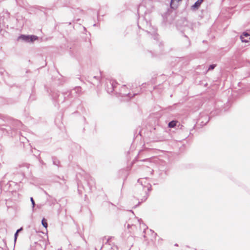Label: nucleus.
I'll use <instances>...</instances> for the list:
<instances>
[{
  "mask_svg": "<svg viewBox=\"0 0 250 250\" xmlns=\"http://www.w3.org/2000/svg\"><path fill=\"white\" fill-rule=\"evenodd\" d=\"M143 180V179L138 180V182L141 184L138 187L139 193L138 192L136 195L138 199L141 200V202H144L146 200L148 197L147 191L150 188V186L148 184L147 186H144L142 184Z\"/></svg>",
  "mask_w": 250,
  "mask_h": 250,
  "instance_id": "1",
  "label": "nucleus"
},
{
  "mask_svg": "<svg viewBox=\"0 0 250 250\" xmlns=\"http://www.w3.org/2000/svg\"><path fill=\"white\" fill-rule=\"evenodd\" d=\"M143 29L150 34L154 40L158 39V35L156 33L157 30L153 27L151 23L146 20L143 21Z\"/></svg>",
  "mask_w": 250,
  "mask_h": 250,
  "instance_id": "2",
  "label": "nucleus"
},
{
  "mask_svg": "<svg viewBox=\"0 0 250 250\" xmlns=\"http://www.w3.org/2000/svg\"><path fill=\"white\" fill-rule=\"evenodd\" d=\"M19 39H21L22 40L26 42H32L38 39V37L34 35H21L19 38Z\"/></svg>",
  "mask_w": 250,
  "mask_h": 250,
  "instance_id": "3",
  "label": "nucleus"
},
{
  "mask_svg": "<svg viewBox=\"0 0 250 250\" xmlns=\"http://www.w3.org/2000/svg\"><path fill=\"white\" fill-rule=\"evenodd\" d=\"M116 83L114 81H109L106 83V89L108 93H111L114 90Z\"/></svg>",
  "mask_w": 250,
  "mask_h": 250,
  "instance_id": "4",
  "label": "nucleus"
},
{
  "mask_svg": "<svg viewBox=\"0 0 250 250\" xmlns=\"http://www.w3.org/2000/svg\"><path fill=\"white\" fill-rule=\"evenodd\" d=\"M112 238V237L108 238L107 239L105 244H108L109 245L111 246V250H118L119 248H118V246L117 245H114V243L112 242V241H111Z\"/></svg>",
  "mask_w": 250,
  "mask_h": 250,
  "instance_id": "5",
  "label": "nucleus"
},
{
  "mask_svg": "<svg viewBox=\"0 0 250 250\" xmlns=\"http://www.w3.org/2000/svg\"><path fill=\"white\" fill-rule=\"evenodd\" d=\"M240 39L242 42H249V40L250 39V34L248 33L244 32L240 36Z\"/></svg>",
  "mask_w": 250,
  "mask_h": 250,
  "instance_id": "6",
  "label": "nucleus"
},
{
  "mask_svg": "<svg viewBox=\"0 0 250 250\" xmlns=\"http://www.w3.org/2000/svg\"><path fill=\"white\" fill-rule=\"evenodd\" d=\"M127 88L126 87L125 85H123L121 89V94L122 96H127L129 98L130 97V94L127 91H126V89Z\"/></svg>",
  "mask_w": 250,
  "mask_h": 250,
  "instance_id": "7",
  "label": "nucleus"
},
{
  "mask_svg": "<svg viewBox=\"0 0 250 250\" xmlns=\"http://www.w3.org/2000/svg\"><path fill=\"white\" fill-rule=\"evenodd\" d=\"M203 1V0H197L195 3L192 6V7L194 9H198L201 4L202 3V2Z\"/></svg>",
  "mask_w": 250,
  "mask_h": 250,
  "instance_id": "8",
  "label": "nucleus"
},
{
  "mask_svg": "<svg viewBox=\"0 0 250 250\" xmlns=\"http://www.w3.org/2000/svg\"><path fill=\"white\" fill-rule=\"evenodd\" d=\"M177 123V121H172L168 123V126L170 128H173L176 125Z\"/></svg>",
  "mask_w": 250,
  "mask_h": 250,
  "instance_id": "9",
  "label": "nucleus"
},
{
  "mask_svg": "<svg viewBox=\"0 0 250 250\" xmlns=\"http://www.w3.org/2000/svg\"><path fill=\"white\" fill-rule=\"evenodd\" d=\"M52 159L53 164L54 165L58 166L60 164V162L59 161V160L56 158H53Z\"/></svg>",
  "mask_w": 250,
  "mask_h": 250,
  "instance_id": "10",
  "label": "nucleus"
},
{
  "mask_svg": "<svg viewBox=\"0 0 250 250\" xmlns=\"http://www.w3.org/2000/svg\"><path fill=\"white\" fill-rule=\"evenodd\" d=\"M42 224L44 228H46L47 227V223L44 218L42 219Z\"/></svg>",
  "mask_w": 250,
  "mask_h": 250,
  "instance_id": "11",
  "label": "nucleus"
},
{
  "mask_svg": "<svg viewBox=\"0 0 250 250\" xmlns=\"http://www.w3.org/2000/svg\"><path fill=\"white\" fill-rule=\"evenodd\" d=\"M77 93H79L81 91V87H76L74 89Z\"/></svg>",
  "mask_w": 250,
  "mask_h": 250,
  "instance_id": "12",
  "label": "nucleus"
},
{
  "mask_svg": "<svg viewBox=\"0 0 250 250\" xmlns=\"http://www.w3.org/2000/svg\"><path fill=\"white\" fill-rule=\"evenodd\" d=\"M215 66H216V64L210 65L208 70L209 71V70H213Z\"/></svg>",
  "mask_w": 250,
  "mask_h": 250,
  "instance_id": "13",
  "label": "nucleus"
},
{
  "mask_svg": "<svg viewBox=\"0 0 250 250\" xmlns=\"http://www.w3.org/2000/svg\"><path fill=\"white\" fill-rule=\"evenodd\" d=\"M30 200H31V202L32 203V208H34L35 206V201H34V199H33V198L32 197L30 198Z\"/></svg>",
  "mask_w": 250,
  "mask_h": 250,
  "instance_id": "14",
  "label": "nucleus"
},
{
  "mask_svg": "<svg viewBox=\"0 0 250 250\" xmlns=\"http://www.w3.org/2000/svg\"><path fill=\"white\" fill-rule=\"evenodd\" d=\"M18 235V232H16V233H15V235H14V241H15V242L16 241Z\"/></svg>",
  "mask_w": 250,
  "mask_h": 250,
  "instance_id": "15",
  "label": "nucleus"
},
{
  "mask_svg": "<svg viewBox=\"0 0 250 250\" xmlns=\"http://www.w3.org/2000/svg\"><path fill=\"white\" fill-rule=\"evenodd\" d=\"M93 78L94 79H95L96 80H97L98 81H99L100 80V77H98V76H94L93 77Z\"/></svg>",
  "mask_w": 250,
  "mask_h": 250,
  "instance_id": "16",
  "label": "nucleus"
},
{
  "mask_svg": "<svg viewBox=\"0 0 250 250\" xmlns=\"http://www.w3.org/2000/svg\"><path fill=\"white\" fill-rule=\"evenodd\" d=\"M22 229V228H21L20 229H18L16 232H18V233L20 232Z\"/></svg>",
  "mask_w": 250,
  "mask_h": 250,
  "instance_id": "17",
  "label": "nucleus"
},
{
  "mask_svg": "<svg viewBox=\"0 0 250 250\" xmlns=\"http://www.w3.org/2000/svg\"><path fill=\"white\" fill-rule=\"evenodd\" d=\"M105 239V237H104L102 238V240L103 241V242L104 241V239Z\"/></svg>",
  "mask_w": 250,
  "mask_h": 250,
  "instance_id": "18",
  "label": "nucleus"
},
{
  "mask_svg": "<svg viewBox=\"0 0 250 250\" xmlns=\"http://www.w3.org/2000/svg\"><path fill=\"white\" fill-rule=\"evenodd\" d=\"M104 247V244L102 245V247H101L100 250H101L102 249V248H103Z\"/></svg>",
  "mask_w": 250,
  "mask_h": 250,
  "instance_id": "19",
  "label": "nucleus"
},
{
  "mask_svg": "<svg viewBox=\"0 0 250 250\" xmlns=\"http://www.w3.org/2000/svg\"><path fill=\"white\" fill-rule=\"evenodd\" d=\"M138 26L139 28H141L140 25H138Z\"/></svg>",
  "mask_w": 250,
  "mask_h": 250,
  "instance_id": "20",
  "label": "nucleus"
},
{
  "mask_svg": "<svg viewBox=\"0 0 250 250\" xmlns=\"http://www.w3.org/2000/svg\"><path fill=\"white\" fill-rule=\"evenodd\" d=\"M206 118L208 119V117H206Z\"/></svg>",
  "mask_w": 250,
  "mask_h": 250,
  "instance_id": "21",
  "label": "nucleus"
},
{
  "mask_svg": "<svg viewBox=\"0 0 250 250\" xmlns=\"http://www.w3.org/2000/svg\"><path fill=\"white\" fill-rule=\"evenodd\" d=\"M135 94H133V95H132V97H134V96H135Z\"/></svg>",
  "mask_w": 250,
  "mask_h": 250,
  "instance_id": "22",
  "label": "nucleus"
},
{
  "mask_svg": "<svg viewBox=\"0 0 250 250\" xmlns=\"http://www.w3.org/2000/svg\"><path fill=\"white\" fill-rule=\"evenodd\" d=\"M135 94H133V95H132V97H134V96H135Z\"/></svg>",
  "mask_w": 250,
  "mask_h": 250,
  "instance_id": "23",
  "label": "nucleus"
}]
</instances>
